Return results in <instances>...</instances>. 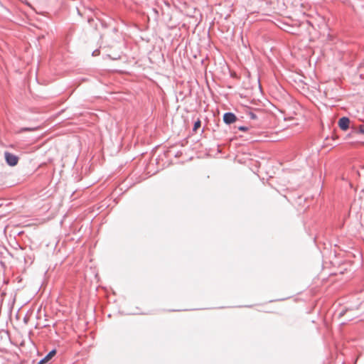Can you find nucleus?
<instances>
[{
  "mask_svg": "<svg viewBox=\"0 0 364 364\" xmlns=\"http://www.w3.org/2000/svg\"><path fill=\"white\" fill-rule=\"evenodd\" d=\"M4 157H5L6 163L9 166H14L17 165L18 160H19V158L18 156H16L14 154H11L9 151L4 152Z\"/></svg>",
  "mask_w": 364,
  "mask_h": 364,
  "instance_id": "obj_1",
  "label": "nucleus"
},
{
  "mask_svg": "<svg viewBox=\"0 0 364 364\" xmlns=\"http://www.w3.org/2000/svg\"><path fill=\"white\" fill-rule=\"evenodd\" d=\"M350 120L348 117H342L338 119V125L339 128L343 131H346L348 129H351L354 125H350Z\"/></svg>",
  "mask_w": 364,
  "mask_h": 364,
  "instance_id": "obj_2",
  "label": "nucleus"
},
{
  "mask_svg": "<svg viewBox=\"0 0 364 364\" xmlns=\"http://www.w3.org/2000/svg\"><path fill=\"white\" fill-rule=\"evenodd\" d=\"M25 262L27 263L28 262V260L27 259H30L31 262L32 261V257H30L28 255H23L22 256Z\"/></svg>",
  "mask_w": 364,
  "mask_h": 364,
  "instance_id": "obj_10",
  "label": "nucleus"
},
{
  "mask_svg": "<svg viewBox=\"0 0 364 364\" xmlns=\"http://www.w3.org/2000/svg\"><path fill=\"white\" fill-rule=\"evenodd\" d=\"M200 126H201V122L200 119H198L197 121H196L194 122L193 131L196 132L198 130V129H199L200 127Z\"/></svg>",
  "mask_w": 364,
  "mask_h": 364,
  "instance_id": "obj_7",
  "label": "nucleus"
},
{
  "mask_svg": "<svg viewBox=\"0 0 364 364\" xmlns=\"http://www.w3.org/2000/svg\"><path fill=\"white\" fill-rule=\"evenodd\" d=\"M352 132L348 136H350L351 134H364V124H360L358 127L354 126L351 127Z\"/></svg>",
  "mask_w": 364,
  "mask_h": 364,
  "instance_id": "obj_5",
  "label": "nucleus"
},
{
  "mask_svg": "<svg viewBox=\"0 0 364 364\" xmlns=\"http://www.w3.org/2000/svg\"><path fill=\"white\" fill-rule=\"evenodd\" d=\"M223 119L225 124L229 125L237 121V117L234 113L228 112L223 114Z\"/></svg>",
  "mask_w": 364,
  "mask_h": 364,
  "instance_id": "obj_3",
  "label": "nucleus"
},
{
  "mask_svg": "<svg viewBox=\"0 0 364 364\" xmlns=\"http://www.w3.org/2000/svg\"><path fill=\"white\" fill-rule=\"evenodd\" d=\"M55 348L52 349L44 358L41 359L38 364H47L56 354Z\"/></svg>",
  "mask_w": 364,
  "mask_h": 364,
  "instance_id": "obj_4",
  "label": "nucleus"
},
{
  "mask_svg": "<svg viewBox=\"0 0 364 364\" xmlns=\"http://www.w3.org/2000/svg\"><path fill=\"white\" fill-rule=\"evenodd\" d=\"M36 128H32V127H23L21 129V132H31L36 130Z\"/></svg>",
  "mask_w": 364,
  "mask_h": 364,
  "instance_id": "obj_8",
  "label": "nucleus"
},
{
  "mask_svg": "<svg viewBox=\"0 0 364 364\" xmlns=\"http://www.w3.org/2000/svg\"><path fill=\"white\" fill-rule=\"evenodd\" d=\"M237 129L242 132H246L250 129V127L247 126H240L237 127Z\"/></svg>",
  "mask_w": 364,
  "mask_h": 364,
  "instance_id": "obj_9",
  "label": "nucleus"
},
{
  "mask_svg": "<svg viewBox=\"0 0 364 364\" xmlns=\"http://www.w3.org/2000/svg\"><path fill=\"white\" fill-rule=\"evenodd\" d=\"M97 51V50H95V51H93V53H92V55H95Z\"/></svg>",
  "mask_w": 364,
  "mask_h": 364,
  "instance_id": "obj_12",
  "label": "nucleus"
},
{
  "mask_svg": "<svg viewBox=\"0 0 364 364\" xmlns=\"http://www.w3.org/2000/svg\"><path fill=\"white\" fill-rule=\"evenodd\" d=\"M348 311V309H343L338 313V316L342 317Z\"/></svg>",
  "mask_w": 364,
  "mask_h": 364,
  "instance_id": "obj_11",
  "label": "nucleus"
},
{
  "mask_svg": "<svg viewBox=\"0 0 364 364\" xmlns=\"http://www.w3.org/2000/svg\"><path fill=\"white\" fill-rule=\"evenodd\" d=\"M247 115L250 119L259 121V123L257 124H259L261 122L259 120L260 117L257 113L252 111H250L247 113Z\"/></svg>",
  "mask_w": 364,
  "mask_h": 364,
  "instance_id": "obj_6",
  "label": "nucleus"
}]
</instances>
